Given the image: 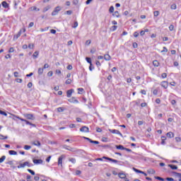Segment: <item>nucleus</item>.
<instances>
[{"instance_id":"1","label":"nucleus","mask_w":181,"mask_h":181,"mask_svg":"<svg viewBox=\"0 0 181 181\" xmlns=\"http://www.w3.org/2000/svg\"><path fill=\"white\" fill-rule=\"evenodd\" d=\"M103 159H106V160H109L110 162H112V163H118V160H117L112 159L111 158L105 157V156H103V158H96V159L93 160V162H95V160H100V162H102V160Z\"/></svg>"},{"instance_id":"2","label":"nucleus","mask_w":181,"mask_h":181,"mask_svg":"<svg viewBox=\"0 0 181 181\" xmlns=\"http://www.w3.org/2000/svg\"><path fill=\"white\" fill-rule=\"evenodd\" d=\"M26 166L28 168H32V166H33V165L32 163H30L28 161H26L23 163H20L19 165L17 166L18 169H21L22 168H26Z\"/></svg>"},{"instance_id":"3","label":"nucleus","mask_w":181,"mask_h":181,"mask_svg":"<svg viewBox=\"0 0 181 181\" xmlns=\"http://www.w3.org/2000/svg\"><path fill=\"white\" fill-rule=\"evenodd\" d=\"M62 11V7L60 6H57L52 13V16H56Z\"/></svg>"},{"instance_id":"4","label":"nucleus","mask_w":181,"mask_h":181,"mask_svg":"<svg viewBox=\"0 0 181 181\" xmlns=\"http://www.w3.org/2000/svg\"><path fill=\"white\" fill-rule=\"evenodd\" d=\"M118 176L120 179H124V181H129V179L127 177V175L124 173H119Z\"/></svg>"},{"instance_id":"5","label":"nucleus","mask_w":181,"mask_h":181,"mask_svg":"<svg viewBox=\"0 0 181 181\" xmlns=\"http://www.w3.org/2000/svg\"><path fill=\"white\" fill-rule=\"evenodd\" d=\"M64 158H66V156L62 155L58 158V165L61 166L62 168L63 167V159H64Z\"/></svg>"},{"instance_id":"6","label":"nucleus","mask_w":181,"mask_h":181,"mask_svg":"<svg viewBox=\"0 0 181 181\" xmlns=\"http://www.w3.org/2000/svg\"><path fill=\"white\" fill-rule=\"evenodd\" d=\"M109 131L112 134H116L117 135H119L120 136H122V134L117 129H109Z\"/></svg>"},{"instance_id":"7","label":"nucleus","mask_w":181,"mask_h":181,"mask_svg":"<svg viewBox=\"0 0 181 181\" xmlns=\"http://www.w3.org/2000/svg\"><path fill=\"white\" fill-rule=\"evenodd\" d=\"M83 138H84V139L89 141V142L90 144H95V145H98V144H100V142L98 141H93V140H91V139H90L88 137H83Z\"/></svg>"},{"instance_id":"8","label":"nucleus","mask_w":181,"mask_h":181,"mask_svg":"<svg viewBox=\"0 0 181 181\" xmlns=\"http://www.w3.org/2000/svg\"><path fill=\"white\" fill-rule=\"evenodd\" d=\"M33 163H35V165H42V163H43V160L42 159H34L33 160Z\"/></svg>"},{"instance_id":"9","label":"nucleus","mask_w":181,"mask_h":181,"mask_svg":"<svg viewBox=\"0 0 181 181\" xmlns=\"http://www.w3.org/2000/svg\"><path fill=\"white\" fill-rule=\"evenodd\" d=\"M73 93H74V89H70L66 91V96L68 97V98H70V97H71Z\"/></svg>"},{"instance_id":"10","label":"nucleus","mask_w":181,"mask_h":181,"mask_svg":"<svg viewBox=\"0 0 181 181\" xmlns=\"http://www.w3.org/2000/svg\"><path fill=\"white\" fill-rule=\"evenodd\" d=\"M69 103H72L74 104H78V100L76 99V98H71L68 100Z\"/></svg>"},{"instance_id":"11","label":"nucleus","mask_w":181,"mask_h":181,"mask_svg":"<svg viewBox=\"0 0 181 181\" xmlns=\"http://www.w3.org/2000/svg\"><path fill=\"white\" fill-rule=\"evenodd\" d=\"M161 87L163 88L166 89L168 87V81H163L160 83Z\"/></svg>"},{"instance_id":"12","label":"nucleus","mask_w":181,"mask_h":181,"mask_svg":"<svg viewBox=\"0 0 181 181\" xmlns=\"http://www.w3.org/2000/svg\"><path fill=\"white\" fill-rule=\"evenodd\" d=\"M81 132H89V129L88 127L83 126L80 129Z\"/></svg>"},{"instance_id":"13","label":"nucleus","mask_w":181,"mask_h":181,"mask_svg":"<svg viewBox=\"0 0 181 181\" xmlns=\"http://www.w3.org/2000/svg\"><path fill=\"white\" fill-rule=\"evenodd\" d=\"M25 118H27V119H35V117H33V115L32 114H26L25 115Z\"/></svg>"},{"instance_id":"14","label":"nucleus","mask_w":181,"mask_h":181,"mask_svg":"<svg viewBox=\"0 0 181 181\" xmlns=\"http://www.w3.org/2000/svg\"><path fill=\"white\" fill-rule=\"evenodd\" d=\"M104 59L106 60V62H110V60H111V56H110L108 54H106L104 55Z\"/></svg>"},{"instance_id":"15","label":"nucleus","mask_w":181,"mask_h":181,"mask_svg":"<svg viewBox=\"0 0 181 181\" xmlns=\"http://www.w3.org/2000/svg\"><path fill=\"white\" fill-rule=\"evenodd\" d=\"M168 167L170 168L173 170H176L177 169V166L172 164H169Z\"/></svg>"},{"instance_id":"16","label":"nucleus","mask_w":181,"mask_h":181,"mask_svg":"<svg viewBox=\"0 0 181 181\" xmlns=\"http://www.w3.org/2000/svg\"><path fill=\"white\" fill-rule=\"evenodd\" d=\"M167 136L168 138H173L175 136V134H173L172 132H170L167 133Z\"/></svg>"},{"instance_id":"17","label":"nucleus","mask_w":181,"mask_h":181,"mask_svg":"<svg viewBox=\"0 0 181 181\" xmlns=\"http://www.w3.org/2000/svg\"><path fill=\"white\" fill-rule=\"evenodd\" d=\"M116 149H120L121 151H124L125 147L122 145L115 146Z\"/></svg>"},{"instance_id":"18","label":"nucleus","mask_w":181,"mask_h":181,"mask_svg":"<svg viewBox=\"0 0 181 181\" xmlns=\"http://www.w3.org/2000/svg\"><path fill=\"white\" fill-rule=\"evenodd\" d=\"M153 65L154 67H159V62H158V60H154L153 62Z\"/></svg>"},{"instance_id":"19","label":"nucleus","mask_w":181,"mask_h":181,"mask_svg":"<svg viewBox=\"0 0 181 181\" xmlns=\"http://www.w3.org/2000/svg\"><path fill=\"white\" fill-rule=\"evenodd\" d=\"M9 155H18V152L13 151V150H10L8 151Z\"/></svg>"},{"instance_id":"20","label":"nucleus","mask_w":181,"mask_h":181,"mask_svg":"<svg viewBox=\"0 0 181 181\" xmlns=\"http://www.w3.org/2000/svg\"><path fill=\"white\" fill-rule=\"evenodd\" d=\"M33 144H34L35 146H40V141H33Z\"/></svg>"},{"instance_id":"21","label":"nucleus","mask_w":181,"mask_h":181,"mask_svg":"<svg viewBox=\"0 0 181 181\" xmlns=\"http://www.w3.org/2000/svg\"><path fill=\"white\" fill-rule=\"evenodd\" d=\"M147 172L150 175H155V170H153V169H149V170H147Z\"/></svg>"},{"instance_id":"22","label":"nucleus","mask_w":181,"mask_h":181,"mask_svg":"<svg viewBox=\"0 0 181 181\" xmlns=\"http://www.w3.org/2000/svg\"><path fill=\"white\" fill-rule=\"evenodd\" d=\"M37 73L39 76H42V74H43V68H39Z\"/></svg>"},{"instance_id":"23","label":"nucleus","mask_w":181,"mask_h":181,"mask_svg":"<svg viewBox=\"0 0 181 181\" xmlns=\"http://www.w3.org/2000/svg\"><path fill=\"white\" fill-rule=\"evenodd\" d=\"M37 56H39V52L36 51L34 52V54H33V57H34V59H37Z\"/></svg>"},{"instance_id":"24","label":"nucleus","mask_w":181,"mask_h":181,"mask_svg":"<svg viewBox=\"0 0 181 181\" xmlns=\"http://www.w3.org/2000/svg\"><path fill=\"white\" fill-rule=\"evenodd\" d=\"M21 35H22L21 34V32H18V33L16 35H14L13 40H16L18 37H21Z\"/></svg>"},{"instance_id":"25","label":"nucleus","mask_w":181,"mask_h":181,"mask_svg":"<svg viewBox=\"0 0 181 181\" xmlns=\"http://www.w3.org/2000/svg\"><path fill=\"white\" fill-rule=\"evenodd\" d=\"M50 8H52V6H47L46 7L44 8L43 12H47V11H49V9H50Z\"/></svg>"},{"instance_id":"26","label":"nucleus","mask_w":181,"mask_h":181,"mask_svg":"<svg viewBox=\"0 0 181 181\" xmlns=\"http://www.w3.org/2000/svg\"><path fill=\"white\" fill-rule=\"evenodd\" d=\"M133 170L136 172V173H144V171H141L135 168H133Z\"/></svg>"},{"instance_id":"27","label":"nucleus","mask_w":181,"mask_h":181,"mask_svg":"<svg viewBox=\"0 0 181 181\" xmlns=\"http://www.w3.org/2000/svg\"><path fill=\"white\" fill-rule=\"evenodd\" d=\"M146 32H149V30L146 29L145 30H141V31L140 32L141 36H144V35H145V33H146Z\"/></svg>"},{"instance_id":"28","label":"nucleus","mask_w":181,"mask_h":181,"mask_svg":"<svg viewBox=\"0 0 181 181\" xmlns=\"http://www.w3.org/2000/svg\"><path fill=\"white\" fill-rule=\"evenodd\" d=\"M86 60L88 63H89V64H90V66H93V64L91 63V58L90 57H86Z\"/></svg>"},{"instance_id":"29","label":"nucleus","mask_w":181,"mask_h":181,"mask_svg":"<svg viewBox=\"0 0 181 181\" xmlns=\"http://www.w3.org/2000/svg\"><path fill=\"white\" fill-rule=\"evenodd\" d=\"M175 176H177V177H179V181H181V173H175Z\"/></svg>"},{"instance_id":"30","label":"nucleus","mask_w":181,"mask_h":181,"mask_svg":"<svg viewBox=\"0 0 181 181\" xmlns=\"http://www.w3.org/2000/svg\"><path fill=\"white\" fill-rule=\"evenodd\" d=\"M5 159H6V156H2L1 158H0V163H2Z\"/></svg>"},{"instance_id":"31","label":"nucleus","mask_w":181,"mask_h":181,"mask_svg":"<svg viewBox=\"0 0 181 181\" xmlns=\"http://www.w3.org/2000/svg\"><path fill=\"white\" fill-rule=\"evenodd\" d=\"M13 117H15L16 118H17L18 119H20V121H22L23 122H25L26 119H24L23 118L19 117L18 116H16L13 115Z\"/></svg>"},{"instance_id":"32","label":"nucleus","mask_w":181,"mask_h":181,"mask_svg":"<svg viewBox=\"0 0 181 181\" xmlns=\"http://www.w3.org/2000/svg\"><path fill=\"white\" fill-rule=\"evenodd\" d=\"M31 148H32V146H28V145L24 146V149H25V151H29V149H31Z\"/></svg>"},{"instance_id":"33","label":"nucleus","mask_w":181,"mask_h":181,"mask_svg":"<svg viewBox=\"0 0 181 181\" xmlns=\"http://www.w3.org/2000/svg\"><path fill=\"white\" fill-rule=\"evenodd\" d=\"M2 6L4 8H8V3H6V1H3L2 2Z\"/></svg>"},{"instance_id":"34","label":"nucleus","mask_w":181,"mask_h":181,"mask_svg":"<svg viewBox=\"0 0 181 181\" xmlns=\"http://www.w3.org/2000/svg\"><path fill=\"white\" fill-rule=\"evenodd\" d=\"M0 139H8V136H4L2 134H0Z\"/></svg>"},{"instance_id":"35","label":"nucleus","mask_w":181,"mask_h":181,"mask_svg":"<svg viewBox=\"0 0 181 181\" xmlns=\"http://www.w3.org/2000/svg\"><path fill=\"white\" fill-rule=\"evenodd\" d=\"M78 94H81V93L84 91V89L83 88H78Z\"/></svg>"},{"instance_id":"36","label":"nucleus","mask_w":181,"mask_h":181,"mask_svg":"<svg viewBox=\"0 0 181 181\" xmlns=\"http://www.w3.org/2000/svg\"><path fill=\"white\" fill-rule=\"evenodd\" d=\"M30 10L31 11H40V9L36 8V6L31 7Z\"/></svg>"},{"instance_id":"37","label":"nucleus","mask_w":181,"mask_h":181,"mask_svg":"<svg viewBox=\"0 0 181 181\" xmlns=\"http://www.w3.org/2000/svg\"><path fill=\"white\" fill-rule=\"evenodd\" d=\"M0 114L1 115H4V117H7L8 116V114H6V112L2 111V110H0Z\"/></svg>"},{"instance_id":"38","label":"nucleus","mask_w":181,"mask_h":181,"mask_svg":"<svg viewBox=\"0 0 181 181\" xmlns=\"http://www.w3.org/2000/svg\"><path fill=\"white\" fill-rule=\"evenodd\" d=\"M69 162H71V163H76V158H69Z\"/></svg>"},{"instance_id":"39","label":"nucleus","mask_w":181,"mask_h":181,"mask_svg":"<svg viewBox=\"0 0 181 181\" xmlns=\"http://www.w3.org/2000/svg\"><path fill=\"white\" fill-rule=\"evenodd\" d=\"M117 26L116 25H113L111 27L110 30H112V32H114V30H117Z\"/></svg>"},{"instance_id":"40","label":"nucleus","mask_w":181,"mask_h":181,"mask_svg":"<svg viewBox=\"0 0 181 181\" xmlns=\"http://www.w3.org/2000/svg\"><path fill=\"white\" fill-rule=\"evenodd\" d=\"M13 52H15V49L13 47H10L8 53H13Z\"/></svg>"},{"instance_id":"41","label":"nucleus","mask_w":181,"mask_h":181,"mask_svg":"<svg viewBox=\"0 0 181 181\" xmlns=\"http://www.w3.org/2000/svg\"><path fill=\"white\" fill-rule=\"evenodd\" d=\"M62 148L64 149H66V151H69V148H70V146H67V145H63Z\"/></svg>"},{"instance_id":"42","label":"nucleus","mask_w":181,"mask_h":181,"mask_svg":"<svg viewBox=\"0 0 181 181\" xmlns=\"http://www.w3.org/2000/svg\"><path fill=\"white\" fill-rule=\"evenodd\" d=\"M28 172H29V173H31L33 175V176H35V171H33L30 169H28Z\"/></svg>"},{"instance_id":"43","label":"nucleus","mask_w":181,"mask_h":181,"mask_svg":"<svg viewBox=\"0 0 181 181\" xmlns=\"http://www.w3.org/2000/svg\"><path fill=\"white\" fill-rule=\"evenodd\" d=\"M109 12H110V13L114 12V6H112L110 7Z\"/></svg>"},{"instance_id":"44","label":"nucleus","mask_w":181,"mask_h":181,"mask_svg":"<svg viewBox=\"0 0 181 181\" xmlns=\"http://www.w3.org/2000/svg\"><path fill=\"white\" fill-rule=\"evenodd\" d=\"M68 151H70V152H76V148L69 147V148H68Z\"/></svg>"},{"instance_id":"45","label":"nucleus","mask_w":181,"mask_h":181,"mask_svg":"<svg viewBox=\"0 0 181 181\" xmlns=\"http://www.w3.org/2000/svg\"><path fill=\"white\" fill-rule=\"evenodd\" d=\"M57 111L58 112H63L64 110L63 109V107H58Z\"/></svg>"},{"instance_id":"46","label":"nucleus","mask_w":181,"mask_h":181,"mask_svg":"<svg viewBox=\"0 0 181 181\" xmlns=\"http://www.w3.org/2000/svg\"><path fill=\"white\" fill-rule=\"evenodd\" d=\"M65 84H71V79L69 78L66 81Z\"/></svg>"},{"instance_id":"47","label":"nucleus","mask_w":181,"mask_h":181,"mask_svg":"<svg viewBox=\"0 0 181 181\" xmlns=\"http://www.w3.org/2000/svg\"><path fill=\"white\" fill-rule=\"evenodd\" d=\"M153 95H158V89H154L153 90Z\"/></svg>"},{"instance_id":"48","label":"nucleus","mask_w":181,"mask_h":181,"mask_svg":"<svg viewBox=\"0 0 181 181\" xmlns=\"http://www.w3.org/2000/svg\"><path fill=\"white\" fill-rule=\"evenodd\" d=\"M47 76H48V77H52V76H53V71H49L47 73Z\"/></svg>"},{"instance_id":"49","label":"nucleus","mask_w":181,"mask_h":181,"mask_svg":"<svg viewBox=\"0 0 181 181\" xmlns=\"http://www.w3.org/2000/svg\"><path fill=\"white\" fill-rule=\"evenodd\" d=\"M25 124H26L27 125H32L33 127H35V124L30 123V122L29 121H28V120H25Z\"/></svg>"},{"instance_id":"50","label":"nucleus","mask_w":181,"mask_h":181,"mask_svg":"<svg viewBox=\"0 0 181 181\" xmlns=\"http://www.w3.org/2000/svg\"><path fill=\"white\" fill-rule=\"evenodd\" d=\"M34 47H35V45H33V44L28 45V49H33Z\"/></svg>"},{"instance_id":"51","label":"nucleus","mask_w":181,"mask_h":181,"mask_svg":"<svg viewBox=\"0 0 181 181\" xmlns=\"http://www.w3.org/2000/svg\"><path fill=\"white\" fill-rule=\"evenodd\" d=\"M161 76H162V78H166V77H168V74H166V73H163Z\"/></svg>"},{"instance_id":"52","label":"nucleus","mask_w":181,"mask_h":181,"mask_svg":"<svg viewBox=\"0 0 181 181\" xmlns=\"http://www.w3.org/2000/svg\"><path fill=\"white\" fill-rule=\"evenodd\" d=\"M32 86H33V84L32 83V82H30L28 83L27 86L28 88H32Z\"/></svg>"},{"instance_id":"53","label":"nucleus","mask_w":181,"mask_h":181,"mask_svg":"<svg viewBox=\"0 0 181 181\" xmlns=\"http://www.w3.org/2000/svg\"><path fill=\"white\" fill-rule=\"evenodd\" d=\"M56 33H57L56 30H54V29L50 30V33H52V35H56Z\"/></svg>"},{"instance_id":"54","label":"nucleus","mask_w":181,"mask_h":181,"mask_svg":"<svg viewBox=\"0 0 181 181\" xmlns=\"http://www.w3.org/2000/svg\"><path fill=\"white\" fill-rule=\"evenodd\" d=\"M13 74H14V77H19V72L15 71V72L13 73Z\"/></svg>"},{"instance_id":"55","label":"nucleus","mask_w":181,"mask_h":181,"mask_svg":"<svg viewBox=\"0 0 181 181\" xmlns=\"http://www.w3.org/2000/svg\"><path fill=\"white\" fill-rule=\"evenodd\" d=\"M153 14H154V16H159V11H154Z\"/></svg>"},{"instance_id":"56","label":"nucleus","mask_w":181,"mask_h":181,"mask_svg":"<svg viewBox=\"0 0 181 181\" xmlns=\"http://www.w3.org/2000/svg\"><path fill=\"white\" fill-rule=\"evenodd\" d=\"M134 37H138V36H139V33H138V32H134Z\"/></svg>"},{"instance_id":"57","label":"nucleus","mask_w":181,"mask_h":181,"mask_svg":"<svg viewBox=\"0 0 181 181\" xmlns=\"http://www.w3.org/2000/svg\"><path fill=\"white\" fill-rule=\"evenodd\" d=\"M27 181H32V177L30 175H27Z\"/></svg>"},{"instance_id":"58","label":"nucleus","mask_w":181,"mask_h":181,"mask_svg":"<svg viewBox=\"0 0 181 181\" xmlns=\"http://www.w3.org/2000/svg\"><path fill=\"white\" fill-rule=\"evenodd\" d=\"M165 52H168V48H166V47H163V49L161 51V53H163Z\"/></svg>"},{"instance_id":"59","label":"nucleus","mask_w":181,"mask_h":181,"mask_svg":"<svg viewBox=\"0 0 181 181\" xmlns=\"http://www.w3.org/2000/svg\"><path fill=\"white\" fill-rule=\"evenodd\" d=\"M156 179H157V180H161V181H163L165 180V179L160 177H156Z\"/></svg>"},{"instance_id":"60","label":"nucleus","mask_w":181,"mask_h":181,"mask_svg":"<svg viewBox=\"0 0 181 181\" xmlns=\"http://www.w3.org/2000/svg\"><path fill=\"white\" fill-rule=\"evenodd\" d=\"M166 180H168V181H175V180L173 177H167Z\"/></svg>"},{"instance_id":"61","label":"nucleus","mask_w":181,"mask_h":181,"mask_svg":"<svg viewBox=\"0 0 181 181\" xmlns=\"http://www.w3.org/2000/svg\"><path fill=\"white\" fill-rule=\"evenodd\" d=\"M174 28H175V26H174L173 25H170L169 26L170 30H173Z\"/></svg>"},{"instance_id":"62","label":"nucleus","mask_w":181,"mask_h":181,"mask_svg":"<svg viewBox=\"0 0 181 181\" xmlns=\"http://www.w3.org/2000/svg\"><path fill=\"white\" fill-rule=\"evenodd\" d=\"M175 141H176V142H180V141H181L180 137H175Z\"/></svg>"},{"instance_id":"63","label":"nucleus","mask_w":181,"mask_h":181,"mask_svg":"<svg viewBox=\"0 0 181 181\" xmlns=\"http://www.w3.org/2000/svg\"><path fill=\"white\" fill-rule=\"evenodd\" d=\"M22 81H23L22 78H17L16 79L17 83H22Z\"/></svg>"},{"instance_id":"64","label":"nucleus","mask_w":181,"mask_h":181,"mask_svg":"<svg viewBox=\"0 0 181 181\" xmlns=\"http://www.w3.org/2000/svg\"><path fill=\"white\" fill-rule=\"evenodd\" d=\"M171 9H176V4L171 5Z\"/></svg>"}]
</instances>
